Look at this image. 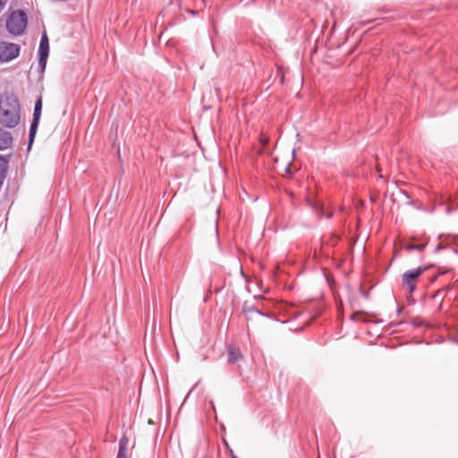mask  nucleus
<instances>
[{
	"mask_svg": "<svg viewBox=\"0 0 458 458\" xmlns=\"http://www.w3.org/2000/svg\"><path fill=\"white\" fill-rule=\"evenodd\" d=\"M21 106L14 94H5L0 98V123L7 128H14L20 122Z\"/></svg>",
	"mask_w": 458,
	"mask_h": 458,
	"instance_id": "1",
	"label": "nucleus"
},
{
	"mask_svg": "<svg viewBox=\"0 0 458 458\" xmlns=\"http://www.w3.org/2000/svg\"><path fill=\"white\" fill-rule=\"evenodd\" d=\"M27 14L22 10L13 11L6 20V29L13 36L21 35L27 27Z\"/></svg>",
	"mask_w": 458,
	"mask_h": 458,
	"instance_id": "2",
	"label": "nucleus"
},
{
	"mask_svg": "<svg viewBox=\"0 0 458 458\" xmlns=\"http://www.w3.org/2000/svg\"><path fill=\"white\" fill-rule=\"evenodd\" d=\"M20 46L14 43H0V62H10L20 54Z\"/></svg>",
	"mask_w": 458,
	"mask_h": 458,
	"instance_id": "3",
	"label": "nucleus"
},
{
	"mask_svg": "<svg viewBox=\"0 0 458 458\" xmlns=\"http://www.w3.org/2000/svg\"><path fill=\"white\" fill-rule=\"evenodd\" d=\"M427 270L426 267H419L413 270H408L403 275V284L409 289L410 293L414 292L418 278Z\"/></svg>",
	"mask_w": 458,
	"mask_h": 458,
	"instance_id": "4",
	"label": "nucleus"
},
{
	"mask_svg": "<svg viewBox=\"0 0 458 458\" xmlns=\"http://www.w3.org/2000/svg\"><path fill=\"white\" fill-rule=\"evenodd\" d=\"M49 55V40L47 33H42L39 47H38V66L43 72L47 66V58Z\"/></svg>",
	"mask_w": 458,
	"mask_h": 458,
	"instance_id": "5",
	"label": "nucleus"
},
{
	"mask_svg": "<svg viewBox=\"0 0 458 458\" xmlns=\"http://www.w3.org/2000/svg\"><path fill=\"white\" fill-rule=\"evenodd\" d=\"M242 313L245 314L246 319L250 320L252 318V314H256L262 317H267V314L259 310L257 308H255L253 305H250L248 303V301H245L242 305Z\"/></svg>",
	"mask_w": 458,
	"mask_h": 458,
	"instance_id": "6",
	"label": "nucleus"
},
{
	"mask_svg": "<svg viewBox=\"0 0 458 458\" xmlns=\"http://www.w3.org/2000/svg\"><path fill=\"white\" fill-rule=\"evenodd\" d=\"M13 143L12 134L0 128V150H4L11 147Z\"/></svg>",
	"mask_w": 458,
	"mask_h": 458,
	"instance_id": "7",
	"label": "nucleus"
},
{
	"mask_svg": "<svg viewBox=\"0 0 458 458\" xmlns=\"http://www.w3.org/2000/svg\"><path fill=\"white\" fill-rule=\"evenodd\" d=\"M129 439L126 436H123L119 440L118 454L116 458H129L127 454Z\"/></svg>",
	"mask_w": 458,
	"mask_h": 458,
	"instance_id": "8",
	"label": "nucleus"
},
{
	"mask_svg": "<svg viewBox=\"0 0 458 458\" xmlns=\"http://www.w3.org/2000/svg\"><path fill=\"white\" fill-rule=\"evenodd\" d=\"M38 124H39V120L32 119L30 127L28 150L30 149L31 145L34 141Z\"/></svg>",
	"mask_w": 458,
	"mask_h": 458,
	"instance_id": "9",
	"label": "nucleus"
},
{
	"mask_svg": "<svg viewBox=\"0 0 458 458\" xmlns=\"http://www.w3.org/2000/svg\"><path fill=\"white\" fill-rule=\"evenodd\" d=\"M242 358L239 348L230 346L228 348V362L234 363Z\"/></svg>",
	"mask_w": 458,
	"mask_h": 458,
	"instance_id": "10",
	"label": "nucleus"
},
{
	"mask_svg": "<svg viewBox=\"0 0 458 458\" xmlns=\"http://www.w3.org/2000/svg\"><path fill=\"white\" fill-rule=\"evenodd\" d=\"M7 165V160L3 156H0V186L6 176Z\"/></svg>",
	"mask_w": 458,
	"mask_h": 458,
	"instance_id": "11",
	"label": "nucleus"
},
{
	"mask_svg": "<svg viewBox=\"0 0 458 458\" xmlns=\"http://www.w3.org/2000/svg\"><path fill=\"white\" fill-rule=\"evenodd\" d=\"M42 112V98L39 97L35 103L34 112H33V119L40 120Z\"/></svg>",
	"mask_w": 458,
	"mask_h": 458,
	"instance_id": "12",
	"label": "nucleus"
},
{
	"mask_svg": "<svg viewBox=\"0 0 458 458\" xmlns=\"http://www.w3.org/2000/svg\"><path fill=\"white\" fill-rule=\"evenodd\" d=\"M426 247V244H406L404 246V250L411 252L413 250H418L419 252H421Z\"/></svg>",
	"mask_w": 458,
	"mask_h": 458,
	"instance_id": "13",
	"label": "nucleus"
},
{
	"mask_svg": "<svg viewBox=\"0 0 458 458\" xmlns=\"http://www.w3.org/2000/svg\"><path fill=\"white\" fill-rule=\"evenodd\" d=\"M316 209H317V212L318 213L319 216H326V217L328 218V219L333 216V213L332 212L325 213L323 207L321 205H319V204L317 205Z\"/></svg>",
	"mask_w": 458,
	"mask_h": 458,
	"instance_id": "14",
	"label": "nucleus"
},
{
	"mask_svg": "<svg viewBox=\"0 0 458 458\" xmlns=\"http://www.w3.org/2000/svg\"><path fill=\"white\" fill-rule=\"evenodd\" d=\"M360 291L364 298H366V299L369 298V291L364 290L362 287L360 288Z\"/></svg>",
	"mask_w": 458,
	"mask_h": 458,
	"instance_id": "15",
	"label": "nucleus"
},
{
	"mask_svg": "<svg viewBox=\"0 0 458 458\" xmlns=\"http://www.w3.org/2000/svg\"><path fill=\"white\" fill-rule=\"evenodd\" d=\"M7 2L8 0H0V12H2L4 9Z\"/></svg>",
	"mask_w": 458,
	"mask_h": 458,
	"instance_id": "16",
	"label": "nucleus"
},
{
	"mask_svg": "<svg viewBox=\"0 0 458 458\" xmlns=\"http://www.w3.org/2000/svg\"><path fill=\"white\" fill-rule=\"evenodd\" d=\"M443 248H445L441 243H439L437 247H436V250H435V252H438L440 250H442Z\"/></svg>",
	"mask_w": 458,
	"mask_h": 458,
	"instance_id": "17",
	"label": "nucleus"
},
{
	"mask_svg": "<svg viewBox=\"0 0 458 458\" xmlns=\"http://www.w3.org/2000/svg\"><path fill=\"white\" fill-rule=\"evenodd\" d=\"M360 314V312H354V313L352 315L351 318H352V320H355V319H356V317H357V316H359Z\"/></svg>",
	"mask_w": 458,
	"mask_h": 458,
	"instance_id": "18",
	"label": "nucleus"
},
{
	"mask_svg": "<svg viewBox=\"0 0 458 458\" xmlns=\"http://www.w3.org/2000/svg\"><path fill=\"white\" fill-rule=\"evenodd\" d=\"M285 173L288 174H291V168H290V165H288L286 168H285Z\"/></svg>",
	"mask_w": 458,
	"mask_h": 458,
	"instance_id": "19",
	"label": "nucleus"
},
{
	"mask_svg": "<svg viewBox=\"0 0 458 458\" xmlns=\"http://www.w3.org/2000/svg\"><path fill=\"white\" fill-rule=\"evenodd\" d=\"M451 211H452L451 208L450 207H446V213L449 214V213H451Z\"/></svg>",
	"mask_w": 458,
	"mask_h": 458,
	"instance_id": "20",
	"label": "nucleus"
},
{
	"mask_svg": "<svg viewBox=\"0 0 458 458\" xmlns=\"http://www.w3.org/2000/svg\"><path fill=\"white\" fill-rule=\"evenodd\" d=\"M437 276H434V277L432 278V281L436 280V278H437Z\"/></svg>",
	"mask_w": 458,
	"mask_h": 458,
	"instance_id": "21",
	"label": "nucleus"
},
{
	"mask_svg": "<svg viewBox=\"0 0 458 458\" xmlns=\"http://www.w3.org/2000/svg\"><path fill=\"white\" fill-rule=\"evenodd\" d=\"M233 458H238L236 455H233Z\"/></svg>",
	"mask_w": 458,
	"mask_h": 458,
	"instance_id": "22",
	"label": "nucleus"
}]
</instances>
